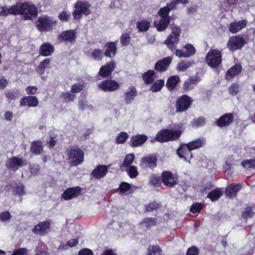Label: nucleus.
I'll list each match as a JSON object with an SVG mask.
<instances>
[{
    "label": "nucleus",
    "mask_w": 255,
    "mask_h": 255,
    "mask_svg": "<svg viewBox=\"0 0 255 255\" xmlns=\"http://www.w3.org/2000/svg\"><path fill=\"white\" fill-rule=\"evenodd\" d=\"M196 80L193 78H191L188 81H186L183 84V90L187 92L194 88L196 82Z\"/></svg>",
    "instance_id": "nucleus-44"
},
{
    "label": "nucleus",
    "mask_w": 255,
    "mask_h": 255,
    "mask_svg": "<svg viewBox=\"0 0 255 255\" xmlns=\"http://www.w3.org/2000/svg\"><path fill=\"white\" fill-rule=\"evenodd\" d=\"M54 51V46L51 44L49 42H44L39 47V54L44 57H47L50 56Z\"/></svg>",
    "instance_id": "nucleus-25"
},
{
    "label": "nucleus",
    "mask_w": 255,
    "mask_h": 255,
    "mask_svg": "<svg viewBox=\"0 0 255 255\" xmlns=\"http://www.w3.org/2000/svg\"><path fill=\"white\" fill-rule=\"evenodd\" d=\"M28 250L26 248H20L15 250L11 255H27Z\"/></svg>",
    "instance_id": "nucleus-58"
},
{
    "label": "nucleus",
    "mask_w": 255,
    "mask_h": 255,
    "mask_svg": "<svg viewBox=\"0 0 255 255\" xmlns=\"http://www.w3.org/2000/svg\"><path fill=\"white\" fill-rule=\"evenodd\" d=\"M57 24V21L53 17L44 15L38 18L36 26L40 32L49 31L53 29L54 26Z\"/></svg>",
    "instance_id": "nucleus-6"
},
{
    "label": "nucleus",
    "mask_w": 255,
    "mask_h": 255,
    "mask_svg": "<svg viewBox=\"0 0 255 255\" xmlns=\"http://www.w3.org/2000/svg\"><path fill=\"white\" fill-rule=\"evenodd\" d=\"M253 207L252 206H247L244 210L242 212V218L244 219L247 220L249 218H253L255 215V213L253 211Z\"/></svg>",
    "instance_id": "nucleus-40"
},
{
    "label": "nucleus",
    "mask_w": 255,
    "mask_h": 255,
    "mask_svg": "<svg viewBox=\"0 0 255 255\" xmlns=\"http://www.w3.org/2000/svg\"><path fill=\"white\" fill-rule=\"evenodd\" d=\"M11 215L8 211H4L0 213V220L5 221L11 218Z\"/></svg>",
    "instance_id": "nucleus-60"
},
{
    "label": "nucleus",
    "mask_w": 255,
    "mask_h": 255,
    "mask_svg": "<svg viewBox=\"0 0 255 255\" xmlns=\"http://www.w3.org/2000/svg\"><path fill=\"white\" fill-rule=\"evenodd\" d=\"M242 70V67L241 65L236 64L228 69L225 75V78L230 80L232 78L239 75Z\"/></svg>",
    "instance_id": "nucleus-28"
},
{
    "label": "nucleus",
    "mask_w": 255,
    "mask_h": 255,
    "mask_svg": "<svg viewBox=\"0 0 255 255\" xmlns=\"http://www.w3.org/2000/svg\"><path fill=\"white\" fill-rule=\"evenodd\" d=\"M50 229V222L48 221L39 223L32 229V232L35 234L44 236L47 234Z\"/></svg>",
    "instance_id": "nucleus-15"
},
{
    "label": "nucleus",
    "mask_w": 255,
    "mask_h": 255,
    "mask_svg": "<svg viewBox=\"0 0 255 255\" xmlns=\"http://www.w3.org/2000/svg\"><path fill=\"white\" fill-rule=\"evenodd\" d=\"M30 151L35 155H39L43 151V145L40 140L33 141L30 145Z\"/></svg>",
    "instance_id": "nucleus-32"
},
{
    "label": "nucleus",
    "mask_w": 255,
    "mask_h": 255,
    "mask_svg": "<svg viewBox=\"0 0 255 255\" xmlns=\"http://www.w3.org/2000/svg\"><path fill=\"white\" fill-rule=\"evenodd\" d=\"M203 204L201 203H193L190 208V211L194 214L199 213L203 209Z\"/></svg>",
    "instance_id": "nucleus-48"
},
{
    "label": "nucleus",
    "mask_w": 255,
    "mask_h": 255,
    "mask_svg": "<svg viewBox=\"0 0 255 255\" xmlns=\"http://www.w3.org/2000/svg\"><path fill=\"white\" fill-rule=\"evenodd\" d=\"M181 33V29L177 25H175L172 28V31L168 36L164 43L167 47L171 51L175 49L176 45L179 41V36Z\"/></svg>",
    "instance_id": "nucleus-7"
},
{
    "label": "nucleus",
    "mask_w": 255,
    "mask_h": 255,
    "mask_svg": "<svg viewBox=\"0 0 255 255\" xmlns=\"http://www.w3.org/2000/svg\"><path fill=\"white\" fill-rule=\"evenodd\" d=\"M117 42H108L105 43L104 47L105 51L104 54L105 56L110 58H114L117 52Z\"/></svg>",
    "instance_id": "nucleus-21"
},
{
    "label": "nucleus",
    "mask_w": 255,
    "mask_h": 255,
    "mask_svg": "<svg viewBox=\"0 0 255 255\" xmlns=\"http://www.w3.org/2000/svg\"><path fill=\"white\" fill-rule=\"evenodd\" d=\"M172 58L166 57L157 61L154 65V69L162 72L166 71L171 63Z\"/></svg>",
    "instance_id": "nucleus-22"
},
{
    "label": "nucleus",
    "mask_w": 255,
    "mask_h": 255,
    "mask_svg": "<svg viewBox=\"0 0 255 255\" xmlns=\"http://www.w3.org/2000/svg\"><path fill=\"white\" fill-rule=\"evenodd\" d=\"M171 19L169 18H162L158 21H154L153 24L158 31H164L169 26Z\"/></svg>",
    "instance_id": "nucleus-30"
},
{
    "label": "nucleus",
    "mask_w": 255,
    "mask_h": 255,
    "mask_svg": "<svg viewBox=\"0 0 255 255\" xmlns=\"http://www.w3.org/2000/svg\"><path fill=\"white\" fill-rule=\"evenodd\" d=\"M161 182L168 188H173L177 184V180L171 171L165 170L161 174Z\"/></svg>",
    "instance_id": "nucleus-9"
},
{
    "label": "nucleus",
    "mask_w": 255,
    "mask_h": 255,
    "mask_svg": "<svg viewBox=\"0 0 255 255\" xmlns=\"http://www.w3.org/2000/svg\"><path fill=\"white\" fill-rule=\"evenodd\" d=\"M8 81L4 78H0V90H4L8 85Z\"/></svg>",
    "instance_id": "nucleus-63"
},
{
    "label": "nucleus",
    "mask_w": 255,
    "mask_h": 255,
    "mask_svg": "<svg viewBox=\"0 0 255 255\" xmlns=\"http://www.w3.org/2000/svg\"><path fill=\"white\" fill-rule=\"evenodd\" d=\"M205 62L211 68L220 67L222 63V50L218 49H211L206 55Z\"/></svg>",
    "instance_id": "nucleus-5"
},
{
    "label": "nucleus",
    "mask_w": 255,
    "mask_h": 255,
    "mask_svg": "<svg viewBox=\"0 0 255 255\" xmlns=\"http://www.w3.org/2000/svg\"><path fill=\"white\" fill-rule=\"evenodd\" d=\"M139 174L136 166L128 165V176L130 178H134Z\"/></svg>",
    "instance_id": "nucleus-53"
},
{
    "label": "nucleus",
    "mask_w": 255,
    "mask_h": 255,
    "mask_svg": "<svg viewBox=\"0 0 255 255\" xmlns=\"http://www.w3.org/2000/svg\"><path fill=\"white\" fill-rule=\"evenodd\" d=\"M116 64L114 61L107 63L105 66H102L99 70V75L103 78L109 77L115 70Z\"/></svg>",
    "instance_id": "nucleus-20"
},
{
    "label": "nucleus",
    "mask_w": 255,
    "mask_h": 255,
    "mask_svg": "<svg viewBox=\"0 0 255 255\" xmlns=\"http://www.w3.org/2000/svg\"><path fill=\"white\" fill-rule=\"evenodd\" d=\"M103 52L100 49H95L92 52V57L95 60L100 61L103 57Z\"/></svg>",
    "instance_id": "nucleus-50"
},
{
    "label": "nucleus",
    "mask_w": 255,
    "mask_h": 255,
    "mask_svg": "<svg viewBox=\"0 0 255 255\" xmlns=\"http://www.w3.org/2000/svg\"><path fill=\"white\" fill-rule=\"evenodd\" d=\"M199 250L195 246L189 248L186 252V255H199Z\"/></svg>",
    "instance_id": "nucleus-57"
},
{
    "label": "nucleus",
    "mask_w": 255,
    "mask_h": 255,
    "mask_svg": "<svg viewBox=\"0 0 255 255\" xmlns=\"http://www.w3.org/2000/svg\"><path fill=\"white\" fill-rule=\"evenodd\" d=\"M148 139L145 134H137L130 137V145L132 147H138L143 145Z\"/></svg>",
    "instance_id": "nucleus-24"
},
{
    "label": "nucleus",
    "mask_w": 255,
    "mask_h": 255,
    "mask_svg": "<svg viewBox=\"0 0 255 255\" xmlns=\"http://www.w3.org/2000/svg\"><path fill=\"white\" fill-rule=\"evenodd\" d=\"M169 12L170 9H169L167 7L164 6L160 8L158 13L159 15L162 18H169L171 19V17L169 16Z\"/></svg>",
    "instance_id": "nucleus-51"
},
{
    "label": "nucleus",
    "mask_w": 255,
    "mask_h": 255,
    "mask_svg": "<svg viewBox=\"0 0 255 255\" xmlns=\"http://www.w3.org/2000/svg\"><path fill=\"white\" fill-rule=\"evenodd\" d=\"M141 224H143L146 228L150 229L156 225V221L155 219L153 218H145L142 220Z\"/></svg>",
    "instance_id": "nucleus-45"
},
{
    "label": "nucleus",
    "mask_w": 255,
    "mask_h": 255,
    "mask_svg": "<svg viewBox=\"0 0 255 255\" xmlns=\"http://www.w3.org/2000/svg\"><path fill=\"white\" fill-rule=\"evenodd\" d=\"M76 37V32L74 29L63 31L58 36L59 39L69 43L74 42Z\"/></svg>",
    "instance_id": "nucleus-17"
},
{
    "label": "nucleus",
    "mask_w": 255,
    "mask_h": 255,
    "mask_svg": "<svg viewBox=\"0 0 255 255\" xmlns=\"http://www.w3.org/2000/svg\"><path fill=\"white\" fill-rule=\"evenodd\" d=\"M160 207V205L156 201H153L144 205V212H152L157 210Z\"/></svg>",
    "instance_id": "nucleus-41"
},
{
    "label": "nucleus",
    "mask_w": 255,
    "mask_h": 255,
    "mask_svg": "<svg viewBox=\"0 0 255 255\" xmlns=\"http://www.w3.org/2000/svg\"><path fill=\"white\" fill-rule=\"evenodd\" d=\"M223 188L217 187L208 193L207 197L211 201L214 202L217 201L223 195Z\"/></svg>",
    "instance_id": "nucleus-34"
},
{
    "label": "nucleus",
    "mask_w": 255,
    "mask_h": 255,
    "mask_svg": "<svg viewBox=\"0 0 255 255\" xmlns=\"http://www.w3.org/2000/svg\"><path fill=\"white\" fill-rule=\"evenodd\" d=\"M79 242V238L72 239L70 240H69L66 245H63V248L65 249V246H68L70 248H73L77 245Z\"/></svg>",
    "instance_id": "nucleus-59"
},
{
    "label": "nucleus",
    "mask_w": 255,
    "mask_h": 255,
    "mask_svg": "<svg viewBox=\"0 0 255 255\" xmlns=\"http://www.w3.org/2000/svg\"><path fill=\"white\" fill-rule=\"evenodd\" d=\"M81 191L82 188L80 186L69 187L64 191L61 197L65 200L68 201L79 196Z\"/></svg>",
    "instance_id": "nucleus-11"
},
{
    "label": "nucleus",
    "mask_w": 255,
    "mask_h": 255,
    "mask_svg": "<svg viewBox=\"0 0 255 255\" xmlns=\"http://www.w3.org/2000/svg\"><path fill=\"white\" fill-rule=\"evenodd\" d=\"M119 189L121 193H124L128 191V182H123L120 185Z\"/></svg>",
    "instance_id": "nucleus-64"
},
{
    "label": "nucleus",
    "mask_w": 255,
    "mask_h": 255,
    "mask_svg": "<svg viewBox=\"0 0 255 255\" xmlns=\"http://www.w3.org/2000/svg\"><path fill=\"white\" fill-rule=\"evenodd\" d=\"M181 130L164 128L160 130L156 134L155 137L151 140L152 143L155 141L164 143L172 141L179 139L182 134Z\"/></svg>",
    "instance_id": "nucleus-2"
},
{
    "label": "nucleus",
    "mask_w": 255,
    "mask_h": 255,
    "mask_svg": "<svg viewBox=\"0 0 255 255\" xmlns=\"http://www.w3.org/2000/svg\"><path fill=\"white\" fill-rule=\"evenodd\" d=\"M180 81V79L179 76L174 75L170 76L166 81V86L169 91H173L175 90L177 84Z\"/></svg>",
    "instance_id": "nucleus-31"
},
{
    "label": "nucleus",
    "mask_w": 255,
    "mask_h": 255,
    "mask_svg": "<svg viewBox=\"0 0 255 255\" xmlns=\"http://www.w3.org/2000/svg\"><path fill=\"white\" fill-rule=\"evenodd\" d=\"M13 192L15 195L22 196L25 194L24 186L22 184L16 185L14 187Z\"/></svg>",
    "instance_id": "nucleus-55"
},
{
    "label": "nucleus",
    "mask_w": 255,
    "mask_h": 255,
    "mask_svg": "<svg viewBox=\"0 0 255 255\" xmlns=\"http://www.w3.org/2000/svg\"><path fill=\"white\" fill-rule=\"evenodd\" d=\"M25 91L28 95H35L37 91V88L35 86H28L25 89Z\"/></svg>",
    "instance_id": "nucleus-62"
},
{
    "label": "nucleus",
    "mask_w": 255,
    "mask_h": 255,
    "mask_svg": "<svg viewBox=\"0 0 255 255\" xmlns=\"http://www.w3.org/2000/svg\"><path fill=\"white\" fill-rule=\"evenodd\" d=\"M24 161L22 158L12 156L7 160L5 166L8 170L15 172L20 167L25 165V163H23Z\"/></svg>",
    "instance_id": "nucleus-10"
},
{
    "label": "nucleus",
    "mask_w": 255,
    "mask_h": 255,
    "mask_svg": "<svg viewBox=\"0 0 255 255\" xmlns=\"http://www.w3.org/2000/svg\"><path fill=\"white\" fill-rule=\"evenodd\" d=\"M150 90L153 92L159 91L164 85V81L162 79L156 80L152 83Z\"/></svg>",
    "instance_id": "nucleus-39"
},
{
    "label": "nucleus",
    "mask_w": 255,
    "mask_h": 255,
    "mask_svg": "<svg viewBox=\"0 0 255 255\" xmlns=\"http://www.w3.org/2000/svg\"><path fill=\"white\" fill-rule=\"evenodd\" d=\"M155 72L152 70H149L142 75V78L146 85L151 84L155 80Z\"/></svg>",
    "instance_id": "nucleus-35"
},
{
    "label": "nucleus",
    "mask_w": 255,
    "mask_h": 255,
    "mask_svg": "<svg viewBox=\"0 0 255 255\" xmlns=\"http://www.w3.org/2000/svg\"><path fill=\"white\" fill-rule=\"evenodd\" d=\"M234 121V116L232 113H227L216 121V125L219 127H227L231 125Z\"/></svg>",
    "instance_id": "nucleus-23"
},
{
    "label": "nucleus",
    "mask_w": 255,
    "mask_h": 255,
    "mask_svg": "<svg viewBox=\"0 0 255 255\" xmlns=\"http://www.w3.org/2000/svg\"><path fill=\"white\" fill-rule=\"evenodd\" d=\"M241 188L242 185L240 183L230 184L226 188L225 194L227 197L233 198L237 196Z\"/></svg>",
    "instance_id": "nucleus-19"
},
{
    "label": "nucleus",
    "mask_w": 255,
    "mask_h": 255,
    "mask_svg": "<svg viewBox=\"0 0 255 255\" xmlns=\"http://www.w3.org/2000/svg\"><path fill=\"white\" fill-rule=\"evenodd\" d=\"M247 24L245 19L239 20L237 22H232L229 26V30L232 33L235 34L245 28Z\"/></svg>",
    "instance_id": "nucleus-26"
},
{
    "label": "nucleus",
    "mask_w": 255,
    "mask_h": 255,
    "mask_svg": "<svg viewBox=\"0 0 255 255\" xmlns=\"http://www.w3.org/2000/svg\"><path fill=\"white\" fill-rule=\"evenodd\" d=\"M150 25V22L144 19L138 21L136 23V26L138 29L139 31H147L148 30Z\"/></svg>",
    "instance_id": "nucleus-42"
},
{
    "label": "nucleus",
    "mask_w": 255,
    "mask_h": 255,
    "mask_svg": "<svg viewBox=\"0 0 255 255\" xmlns=\"http://www.w3.org/2000/svg\"><path fill=\"white\" fill-rule=\"evenodd\" d=\"M244 38L240 36L236 35L232 37L229 42L228 46L232 51L241 49L245 44Z\"/></svg>",
    "instance_id": "nucleus-12"
},
{
    "label": "nucleus",
    "mask_w": 255,
    "mask_h": 255,
    "mask_svg": "<svg viewBox=\"0 0 255 255\" xmlns=\"http://www.w3.org/2000/svg\"><path fill=\"white\" fill-rule=\"evenodd\" d=\"M176 154L180 159H182L185 161L188 160V158L192 157V153L191 150H190L187 147V143H180L176 150Z\"/></svg>",
    "instance_id": "nucleus-14"
},
{
    "label": "nucleus",
    "mask_w": 255,
    "mask_h": 255,
    "mask_svg": "<svg viewBox=\"0 0 255 255\" xmlns=\"http://www.w3.org/2000/svg\"><path fill=\"white\" fill-rule=\"evenodd\" d=\"M157 157L154 154L143 157L140 160L139 167L144 170H153L157 166Z\"/></svg>",
    "instance_id": "nucleus-8"
},
{
    "label": "nucleus",
    "mask_w": 255,
    "mask_h": 255,
    "mask_svg": "<svg viewBox=\"0 0 255 255\" xmlns=\"http://www.w3.org/2000/svg\"><path fill=\"white\" fill-rule=\"evenodd\" d=\"M162 252V250L157 245L149 246L148 248L147 255H160Z\"/></svg>",
    "instance_id": "nucleus-47"
},
{
    "label": "nucleus",
    "mask_w": 255,
    "mask_h": 255,
    "mask_svg": "<svg viewBox=\"0 0 255 255\" xmlns=\"http://www.w3.org/2000/svg\"><path fill=\"white\" fill-rule=\"evenodd\" d=\"M127 138V133L126 132H122L120 133H119L117 136L116 143L118 144L123 143L126 141Z\"/></svg>",
    "instance_id": "nucleus-54"
},
{
    "label": "nucleus",
    "mask_w": 255,
    "mask_h": 255,
    "mask_svg": "<svg viewBox=\"0 0 255 255\" xmlns=\"http://www.w3.org/2000/svg\"><path fill=\"white\" fill-rule=\"evenodd\" d=\"M50 62V58H45L39 63L37 68V71L40 75L44 74L45 69L48 67Z\"/></svg>",
    "instance_id": "nucleus-37"
},
{
    "label": "nucleus",
    "mask_w": 255,
    "mask_h": 255,
    "mask_svg": "<svg viewBox=\"0 0 255 255\" xmlns=\"http://www.w3.org/2000/svg\"><path fill=\"white\" fill-rule=\"evenodd\" d=\"M91 6V4L87 1L77 0L73 5V19L75 20H79L82 18L83 15H89L91 13L90 9Z\"/></svg>",
    "instance_id": "nucleus-4"
},
{
    "label": "nucleus",
    "mask_w": 255,
    "mask_h": 255,
    "mask_svg": "<svg viewBox=\"0 0 255 255\" xmlns=\"http://www.w3.org/2000/svg\"><path fill=\"white\" fill-rule=\"evenodd\" d=\"M161 177L155 174H151L149 178V184L154 187H159L161 186Z\"/></svg>",
    "instance_id": "nucleus-36"
},
{
    "label": "nucleus",
    "mask_w": 255,
    "mask_h": 255,
    "mask_svg": "<svg viewBox=\"0 0 255 255\" xmlns=\"http://www.w3.org/2000/svg\"><path fill=\"white\" fill-rule=\"evenodd\" d=\"M240 90V85L236 83H232V85L229 88V92L230 94L232 95H237L238 93L239 92Z\"/></svg>",
    "instance_id": "nucleus-52"
},
{
    "label": "nucleus",
    "mask_w": 255,
    "mask_h": 255,
    "mask_svg": "<svg viewBox=\"0 0 255 255\" xmlns=\"http://www.w3.org/2000/svg\"><path fill=\"white\" fill-rule=\"evenodd\" d=\"M206 144L204 138H198L187 143L190 150H193L203 147Z\"/></svg>",
    "instance_id": "nucleus-29"
},
{
    "label": "nucleus",
    "mask_w": 255,
    "mask_h": 255,
    "mask_svg": "<svg viewBox=\"0 0 255 255\" xmlns=\"http://www.w3.org/2000/svg\"><path fill=\"white\" fill-rule=\"evenodd\" d=\"M67 159L73 166L81 164L84 160V152L77 146H71L66 150Z\"/></svg>",
    "instance_id": "nucleus-3"
},
{
    "label": "nucleus",
    "mask_w": 255,
    "mask_h": 255,
    "mask_svg": "<svg viewBox=\"0 0 255 255\" xmlns=\"http://www.w3.org/2000/svg\"><path fill=\"white\" fill-rule=\"evenodd\" d=\"M241 165L245 168H253L255 169V159H246L241 163Z\"/></svg>",
    "instance_id": "nucleus-46"
},
{
    "label": "nucleus",
    "mask_w": 255,
    "mask_h": 255,
    "mask_svg": "<svg viewBox=\"0 0 255 255\" xmlns=\"http://www.w3.org/2000/svg\"><path fill=\"white\" fill-rule=\"evenodd\" d=\"M205 119L204 117H199L193 119L192 125L193 126L201 127L205 124Z\"/></svg>",
    "instance_id": "nucleus-56"
},
{
    "label": "nucleus",
    "mask_w": 255,
    "mask_h": 255,
    "mask_svg": "<svg viewBox=\"0 0 255 255\" xmlns=\"http://www.w3.org/2000/svg\"><path fill=\"white\" fill-rule=\"evenodd\" d=\"M194 63L193 61L182 60L178 64L177 69L179 71L184 72L192 66Z\"/></svg>",
    "instance_id": "nucleus-38"
},
{
    "label": "nucleus",
    "mask_w": 255,
    "mask_h": 255,
    "mask_svg": "<svg viewBox=\"0 0 255 255\" xmlns=\"http://www.w3.org/2000/svg\"><path fill=\"white\" fill-rule=\"evenodd\" d=\"M99 88L105 92L114 91L119 88V84L113 80H106L98 84Z\"/></svg>",
    "instance_id": "nucleus-13"
},
{
    "label": "nucleus",
    "mask_w": 255,
    "mask_h": 255,
    "mask_svg": "<svg viewBox=\"0 0 255 255\" xmlns=\"http://www.w3.org/2000/svg\"><path fill=\"white\" fill-rule=\"evenodd\" d=\"M190 97H180L176 101V107L177 112L186 111L191 104Z\"/></svg>",
    "instance_id": "nucleus-18"
},
{
    "label": "nucleus",
    "mask_w": 255,
    "mask_h": 255,
    "mask_svg": "<svg viewBox=\"0 0 255 255\" xmlns=\"http://www.w3.org/2000/svg\"><path fill=\"white\" fill-rule=\"evenodd\" d=\"M85 87V83L83 81H81L78 83L73 85L71 87V92L72 93H77L82 91Z\"/></svg>",
    "instance_id": "nucleus-43"
},
{
    "label": "nucleus",
    "mask_w": 255,
    "mask_h": 255,
    "mask_svg": "<svg viewBox=\"0 0 255 255\" xmlns=\"http://www.w3.org/2000/svg\"><path fill=\"white\" fill-rule=\"evenodd\" d=\"M38 104V101L36 97H23L20 100L21 106L36 107Z\"/></svg>",
    "instance_id": "nucleus-33"
},
{
    "label": "nucleus",
    "mask_w": 255,
    "mask_h": 255,
    "mask_svg": "<svg viewBox=\"0 0 255 255\" xmlns=\"http://www.w3.org/2000/svg\"><path fill=\"white\" fill-rule=\"evenodd\" d=\"M77 255H94L93 251L88 248H84L80 250Z\"/></svg>",
    "instance_id": "nucleus-61"
},
{
    "label": "nucleus",
    "mask_w": 255,
    "mask_h": 255,
    "mask_svg": "<svg viewBox=\"0 0 255 255\" xmlns=\"http://www.w3.org/2000/svg\"><path fill=\"white\" fill-rule=\"evenodd\" d=\"M108 172L107 166L104 165H98L92 172L91 175L96 179L103 178Z\"/></svg>",
    "instance_id": "nucleus-27"
},
{
    "label": "nucleus",
    "mask_w": 255,
    "mask_h": 255,
    "mask_svg": "<svg viewBox=\"0 0 255 255\" xmlns=\"http://www.w3.org/2000/svg\"><path fill=\"white\" fill-rule=\"evenodd\" d=\"M38 13L36 6L30 1L18 2L8 7L6 6L0 7V16L21 15L24 20H34L37 17Z\"/></svg>",
    "instance_id": "nucleus-1"
},
{
    "label": "nucleus",
    "mask_w": 255,
    "mask_h": 255,
    "mask_svg": "<svg viewBox=\"0 0 255 255\" xmlns=\"http://www.w3.org/2000/svg\"><path fill=\"white\" fill-rule=\"evenodd\" d=\"M183 48L185 50L184 51L182 50L177 49L175 51V55L178 57H189L195 54L196 49L191 44H186Z\"/></svg>",
    "instance_id": "nucleus-16"
},
{
    "label": "nucleus",
    "mask_w": 255,
    "mask_h": 255,
    "mask_svg": "<svg viewBox=\"0 0 255 255\" xmlns=\"http://www.w3.org/2000/svg\"><path fill=\"white\" fill-rule=\"evenodd\" d=\"M58 17L62 22H68L71 17V14L69 12L63 10L59 14Z\"/></svg>",
    "instance_id": "nucleus-49"
}]
</instances>
